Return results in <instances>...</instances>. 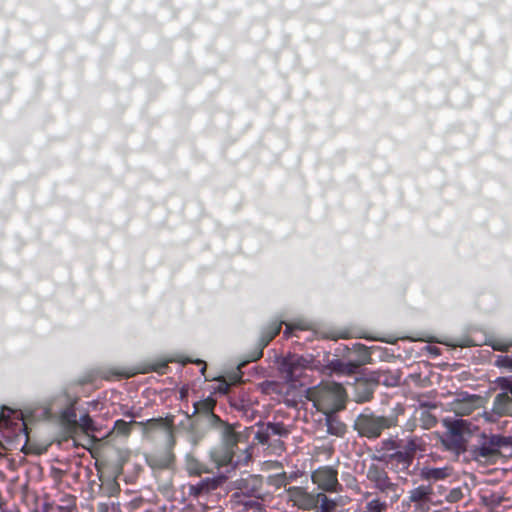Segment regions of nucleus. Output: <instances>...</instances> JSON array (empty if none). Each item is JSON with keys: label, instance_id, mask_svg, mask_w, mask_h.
<instances>
[{"label": "nucleus", "instance_id": "1", "mask_svg": "<svg viewBox=\"0 0 512 512\" xmlns=\"http://www.w3.org/2000/svg\"><path fill=\"white\" fill-rule=\"evenodd\" d=\"M311 360L300 355H288L280 364V373L288 383L296 382L311 367Z\"/></svg>", "mask_w": 512, "mask_h": 512}, {"label": "nucleus", "instance_id": "2", "mask_svg": "<svg viewBox=\"0 0 512 512\" xmlns=\"http://www.w3.org/2000/svg\"><path fill=\"white\" fill-rule=\"evenodd\" d=\"M468 429V424L465 420H456L448 425L447 432L442 437V443L449 450L457 453L466 450V437L465 431Z\"/></svg>", "mask_w": 512, "mask_h": 512}, {"label": "nucleus", "instance_id": "3", "mask_svg": "<svg viewBox=\"0 0 512 512\" xmlns=\"http://www.w3.org/2000/svg\"><path fill=\"white\" fill-rule=\"evenodd\" d=\"M237 435L227 428L225 435V444L212 452V459L217 466H226L233 463L234 446L237 444Z\"/></svg>", "mask_w": 512, "mask_h": 512}, {"label": "nucleus", "instance_id": "4", "mask_svg": "<svg viewBox=\"0 0 512 512\" xmlns=\"http://www.w3.org/2000/svg\"><path fill=\"white\" fill-rule=\"evenodd\" d=\"M312 481L319 489L327 492H337L340 487L337 471L331 467H322L314 471Z\"/></svg>", "mask_w": 512, "mask_h": 512}, {"label": "nucleus", "instance_id": "5", "mask_svg": "<svg viewBox=\"0 0 512 512\" xmlns=\"http://www.w3.org/2000/svg\"><path fill=\"white\" fill-rule=\"evenodd\" d=\"M390 426V421L384 417H361L357 422V427L363 436L369 438L379 437L382 430Z\"/></svg>", "mask_w": 512, "mask_h": 512}, {"label": "nucleus", "instance_id": "6", "mask_svg": "<svg viewBox=\"0 0 512 512\" xmlns=\"http://www.w3.org/2000/svg\"><path fill=\"white\" fill-rule=\"evenodd\" d=\"M0 428L11 429L13 436L20 434L27 436L26 425L22 414L8 408H4L0 415Z\"/></svg>", "mask_w": 512, "mask_h": 512}, {"label": "nucleus", "instance_id": "7", "mask_svg": "<svg viewBox=\"0 0 512 512\" xmlns=\"http://www.w3.org/2000/svg\"><path fill=\"white\" fill-rule=\"evenodd\" d=\"M288 496L299 508L304 510H312L316 508V495L308 493L301 487H291L288 489Z\"/></svg>", "mask_w": 512, "mask_h": 512}, {"label": "nucleus", "instance_id": "8", "mask_svg": "<svg viewBox=\"0 0 512 512\" xmlns=\"http://www.w3.org/2000/svg\"><path fill=\"white\" fill-rule=\"evenodd\" d=\"M368 478L375 483V486L382 492L395 491L396 485L390 482L385 472L377 468H370Z\"/></svg>", "mask_w": 512, "mask_h": 512}, {"label": "nucleus", "instance_id": "9", "mask_svg": "<svg viewBox=\"0 0 512 512\" xmlns=\"http://www.w3.org/2000/svg\"><path fill=\"white\" fill-rule=\"evenodd\" d=\"M224 481L223 477L217 478H206L201 480L198 484L191 486L190 492L191 494L198 496L202 493H207L209 491L215 490L220 484Z\"/></svg>", "mask_w": 512, "mask_h": 512}, {"label": "nucleus", "instance_id": "10", "mask_svg": "<svg viewBox=\"0 0 512 512\" xmlns=\"http://www.w3.org/2000/svg\"><path fill=\"white\" fill-rule=\"evenodd\" d=\"M476 402L475 397L456 399L452 403V409L458 415H469L475 409Z\"/></svg>", "mask_w": 512, "mask_h": 512}, {"label": "nucleus", "instance_id": "11", "mask_svg": "<svg viewBox=\"0 0 512 512\" xmlns=\"http://www.w3.org/2000/svg\"><path fill=\"white\" fill-rule=\"evenodd\" d=\"M512 403V397L507 392L498 394L493 403V411L499 415H506L509 413V406Z\"/></svg>", "mask_w": 512, "mask_h": 512}, {"label": "nucleus", "instance_id": "12", "mask_svg": "<svg viewBox=\"0 0 512 512\" xmlns=\"http://www.w3.org/2000/svg\"><path fill=\"white\" fill-rule=\"evenodd\" d=\"M473 453L476 459H490L498 454V445L490 440L477 447Z\"/></svg>", "mask_w": 512, "mask_h": 512}, {"label": "nucleus", "instance_id": "13", "mask_svg": "<svg viewBox=\"0 0 512 512\" xmlns=\"http://www.w3.org/2000/svg\"><path fill=\"white\" fill-rule=\"evenodd\" d=\"M450 475L448 468H430L424 467L420 471V476L426 480H441Z\"/></svg>", "mask_w": 512, "mask_h": 512}, {"label": "nucleus", "instance_id": "14", "mask_svg": "<svg viewBox=\"0 0 512 512\" xmlns=\"http://www.w3.org/2000/svg\"><path fill=\"white\" fill-rule=\"evenodd\" d=\"M432 494V488L428 485H421L417 488H414L410 491L409 499L414 503H423L429 500L430 495Z\"/></svg>", "mask_w": 512, "mask_h": 512}, {"label": "nucleus", "instance_id": "15", "mask_svg": "<svg viewBox=\"0 0 512 512\" xmlns=\"http://www.w3.org/2000/svg\"><path fill=\"white\" fill-rule=\"evenodd\" d=\"M317 500L316 507L319 505V511L318 512H333L336 508V502L330 498H328L323 493L316 494Z\"/></svg>", "mask_w": 512, "mask_h": 512}, {"label": "nucleus", "instance_id": "16", "mask_svg": "<svg viewBox=\"0 0 512 512\" xmlns=\"http://www.w3.org/2000/svg\"><path fill=\"white\" fill-rule=\"evenodd\" d=\"M328 433L336 436L344 435L346 426L332 416H328L326 419Z\"/></svg>", "mask_w": 512, "mask_h": 512}, {"label": "nucleus", "instance_id": "17", "mask_svg": "<svg viewBox=\"0 0 512 512\" xmlns=\"http://www.w3.org/2000/svg\"><path fill=\"white\" fill-rule=\"evenodd\" d=\"M282 323L283 322H274L267 328L263 338L264 345H267L276 335L279 334Z\"/></svg>", "mask_w": 512, "mask_h": 512}, {"label": "nucleus", "instance_id": "18", "mask_svg": "<svg viewBox=\"0 0 512 512\" xmlns=\"http://www.w3.org/2000/svg\"><path fill=\"white\" fill-rule=\"evenodd\" d=\"M78 424L85 433L92 432L95 430L94 422L88 414L81 416Z\"/></svg>", "mask_w": 512, "mask_h": 512}, {"label": "nucleus", "instance_id": "19", "mask_svg": "<svg viewBox=\"0 0 512 512\" xmlns=\"http://www.w3.org/2000/svg\"><path fill=\"white\" fill-rule=\"evenodd\" d=\"M75 508V500L73 497H68L64 500L63 505H58L56 508L51 509V512H73Z\"/></svg>", "mask_w": 512, "mask_h": 512}, {"label": "nucleus", "instance_id": "20", "mask_svg": "<svg viewBox=\"0 0 512 512\" xmlns=\"http://www.w3.org/2000/svg\"><path fill=\"white\" fill-rule=\"evenodd\" d=\"M495 383L503 392H510L512 397V377H498Z\"/></svg>", "mask_w": 512, "mask_h": 512}, {"label": "nucleus", "instance_id": "21", "mask_svg": "<svg viewBox=\"0 0 512 512\" xmlns=\"http://www.w3.org/2000/svg\"><path fill=\"white\" fill-rule=\"evenodd\" d=\"M495 365L500 368H505L512 371V357L509 356H498Z\"/></svg>", "mask_w": 512, "mask_h": 512}, {"label": "nucleus", "instance_id": "22", "mask_svg": "<svg viewBox=\"0 0 512 512\" xmlns=\"http://www.w3.org/2000/svg\"><path fill=\"white\" fill-rule=\"evenodd\" d=\"M114 428L119 432L123 434H128L130 431V423L124 421V420H117L115 422Z\"/></svg>", "mask_w": 512, "mask_h": 512}, {"label": "nucleus", "instance_id": "23", "mask_svg": "<svg viewBox=\"0 0 512 512\" xmlns=\"http://www.w3.org/2000/svg\"><path fill=\"white\" fill-rule=\"evenodd\" d=\"M512 346V343H504L501 341H495L492 343V348L496 351H507Z\"/></svg>", "mask_w": 512, "mask_h": 512}, {"label": "nucleus", "instance_id": "24", "mask_svg": "<svg viewBox=\"0 0 512 512\" xmlns=\"http://www.w3.org/2000/svg\"><path fill=\"white\" fill-rule=\"evenodd\" d=\"M354 368H356L355 365L353 364H339V367L337 368V370L341 373H347V374H350L354 371Z\"/></svg>", "mask_w": 512, "mask_h": 512}, {"label": "nucleus", "instance_id": "25", "mask_svg": "<svg viewBox=\"0 0 512 512\" xmlns=\"http://www.w3.org/2000/svg\"><path fill=\"white\" fill-rule=\"evenodd\" d=\"M254 503L252 501L245 503L246 507H249L252 511L251 512H266L261 506L253 505Z\"/></svg>", "mask_w": 512, "mask_h": 512}, {"label": "nucleus", "instance_id": "26", "mask_svg": "<svg viewBox=\"0 0 512 512\" xmlns=\"http://www.w3.org/2000/svg\"><path fill=\"white\" fill-rule=\"evenodd\" d=\"M293 328H294V326H293V325H291V324H286V328H285V331H284V335H285L286 337H289Z\"/></svg>", "mask_w": 512, "mask_h": 512}, {"label": "nucleus", "instance_id": "27", "mask_svg": "<svg viewBox=\"0 0 512 512\" xmlns=\"http://www.w3.org/2000/svg\"><path fill=\"white\" fill-rule=\"evenodd\" d=\"M158 422H159V420L150 419L147 421V424L154 425V424H157Z\"/></svg>", "mask_w": 512, "mask_h": 512}, {"label": "nucleus", "instance_id": "28", "mask_svg": "<svg viewBox=\"0 0 512 512\" xmlns=\"http://www.w3.org/2000/svg\"><path fill=\"white\" fill-rule=\"evenodd\" d=\"M280 429H281V427H279L278 425L273 426V430H274L276 433H281V432H280Z\"/></svg>", "mask_w": 512, "mask_h": 512}, {"label": "nucleus", "instance_id": "29", "mask_svg": "<svg viewBox=\"0 0 512 512\" xmlns=\"http://www.w3.org/2000/svg\"><path fill=\"white\" fill-rule=\"evenodd\" d=\"M268 387L271 388L274 391L275 387H276V384L275 383H270V384H268Z\"/></svg>", "mask_w": 512, "mask_h": 512}, {"label": "nucleus", "instance_id": "30", "mask_svg": "<svg viewBox=\"0 0 512 512\" xmlns=\"http://www.w3.org/2000/svg\"><path fill=\"white\" fill-rule=\"evenodd\" d=\"M205 370H206V367H203V368L201 369L202 374H204Z\"/></svg>", "mask_w": 512, "mask_h": 512}, {"label": "nucleus", "instance_id": "31", "mask_svg": "<svg viewBox=\"0 0 512 512\" xmlns=\"http://www.w3.org/2000/svg\"><path fill=\"white\" fill-rule=\"evenodd\" d=\"M126 415L130 416V417H133V414L132 413H126Z\"/></svg>", "mask_w": 512, "mask_h": 512}, {"label": "nucleus", "instance_id": "32", "mask_svg": "<svg viewBox=\"0 0 512 512\" xmlns=\"http://www.w3.org/2000/svg\"><path fill=\"white\" fill-rule=\"evenodd\" d=\"M234 465H235V466H238V465H239V461H236V462L234 463Z\"/></svg>", "mask_w": 512, "mask_h": 512}]
</instances>
